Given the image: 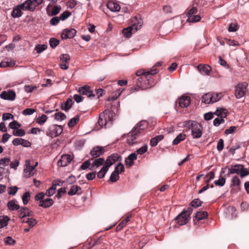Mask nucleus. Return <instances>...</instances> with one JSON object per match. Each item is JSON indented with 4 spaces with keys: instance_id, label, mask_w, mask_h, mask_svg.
Returning <instances> with one entry per match:
<instances>
[{
    "instance_id": "obj_13",
    "label": "nucleus",
    "mask_w": 249,
    "mask_h": 249,
    "mask_svg": "<svg viewBox=\"0 0 249 249\" xmlns=\"http://www.w3.org/2000/svg\"><path fill=\"white\" fill-rule=\"evenodd\" d=\"M121 157L117 154H113L110 156L108 157L105 161V166H107L108 169L109 167L113 165L116 161L121 160Z\"/></svg>"
},
{
    "instance_id": "obj_18",
    "label": "nucleus",
    "mask_w": 249,
    "mask_h": 249,
    "mask_svg": "<svg viewBox=\"0 0 249 249\" xmlns=\"http://www.w3.org/2000/svg\"><path fill=\"white\" fill-rule=\"evenodd\" d=\"M190 218L185 214L184 212H182L176 218L177 222L179 225H184L186 224L190 220Z\"/></svg>"
},
{
    "instance_id": "obj_6",
    "label": "nucleus",
    "mask_w": 249,
    "mask_h": 249,
    "mask_svg": "<svg viewBox=\"0 0 249 249\" xmlns=\"http://www.w3.org/2000/svg\"><path fill=\"white\" fill-rule=\"evenodd\" d=\"M221 93L208 92L202 96L201 101L205 104H210L215 103L222 98Z\"/></svg>"
},
{
    "instance_id": "obj_34",
    "label": "nucleus",
    "mask_w": 249,
    "mask_h": 249,
    "mask_svg": "<svg viewBox=\"0 0 249 249\" xmlns=\"http://www.w3.org/2000/svg\"><path fill=\"white\" fill-rule=\"evenodd\" d=\"M227 113L228 111L227 109L222 108H218L214 112V114L219 116V117L224 119L226 117Z\"/></svg>"
},
{
    "instance_id": "obj_1",
    "label": "nucleus",
    "mask_w": 249,
    "mask_h": 249,
    "mask_svg": "<svg viewBox=\"0 0 249 249\" xmlns=\"http://www.w3.org/2000/svg\"><path fill=\"white\" fill-rule=\"evenodd\" d=\"M157 69L153 68L150 71L140 70L138 71L136 75L139 77L137 80L136 84L142 89L150 88L154 85V79L152 75L158 73Z\"/></svg>"
},
{
    "instance_id": "obj_59",
    "label": "nucleus",
    "mask_w": 249,
    "mask_h": 249,
    "mask_svg": "<svg viewBox=\"0 0 249 249\" xmlns=\"http://www.w3.org/2000/svg\"><path fill=\"white\" fill-rule=\"evenodd\" d=\"M36 111V110L32 108H27L25 109H24L22 112L23 115H30L33 114Z\"/></svg>"
},
{
    "instance_id": "obj_41",
    "label": "nucleus",
    "mask_w": 249,
    "mask_h": 249,
    "mask_svg": "<svg viewBox=\"0 0 249 249\" xmlns=\"http://www.w3.org/2000/svg\"><path fill=\"white\" fill-rule=\"evenodd\" d=\"M108 170V168L107 166H103L101 169L97 173V177L99 178H103Z\"/></svg>"
},
{
    "instance_id": "obj_23",
    "label": "nucleus",
    "mask_w": 249,
    "mask_h": 249,
    "mask_svg": "<svg viewBox=\"0 0 249 249\" xmlns=\"http://www.w3.org/2000/svg\"><path fill=\"white\" fill-rule=\"evenodd\" d=\"M137 159V155L135 153H132L128 155L125 160V163L128 167H131L133 164V161Z\"/></svg>"
},
{
    "instance_id": "obj_37",
    "label": "nucleus",
    "mask_w": 249,
    "mask_h": 249,
    "mask_svg": "<svg viewBox=\"0 0 249 249\" xmlns=\"http://www.w3.org/2000/svg\"><path fill=\"white\" fill-rule=\"evenodd\" d=\"M241 185V181L238 176L233 177L231 180V186L239 188Z\"/></svg>"
},
{
    "instance_id": "obj_3",
    "label": "nucleus",
    "mask_w": 249,
    "mask_h": 249,
    "mask_svg": "<svg viewBox=\"0 0 249 249\" xmlns=\"http://www.w3.org/2000/svg\"><path fill=\"white\" fill-rule=\"evenodd\" d=\"M183 126L191 130V134L194 139H198L202 136L203 127L197 122L193 120L186 121L184 122Z\"/></svg>"
},
{
    "instance_id": "obj_36",
    "label": "nucleus",
    "mask_w": 249,
    "mask_h": 249,
    "mask_svg": "<svg viewBox=\"0 0 249 249\" xmlns=\"http://www.w3.org/2000/svg\"><path fill=\"white\" fill-rule=\"evenodd\" d=\"M186 137V134L184 133H180L177 136L173 142V145H177L181 141L184 140Z\"/></svg>"
},
{
    "instance_id": "obj_45",
    "label": "nucleus",
    "mask_w": 249,
    "mask_h": 249,
    "mask_svg": "<svg viewBox=\"0 0 249 249\" xmlns=\"http://www.w3.org/2000/svg\"><path fill=\"white\" fill-rule=\"evenodd\" d=\"M63 184V181L60 179H56L53 182L52 185L50 187L56 192L57 186H61Z\"/></svg>"
},
{
    "instance_id": "obj_55",
    "label": "nucleus",
    "mask_w": 249,
    "mask_h": 249,
    "mask_svg": "<svg viewBox=\"0 0 249 249\" xmlns=\"http://www.w3.org/2000/svg\"><path fill=\"white\" fill-rule=\"evenodd\" d=\"M47 116L45 114H42L41 116H40L38 118H37L36 122L38 124L41 125V124H43L47 121Z\"/></svg>"
},
{
    "instance_id": "obj_24",
    "label": "nucleus",
    "mask_w": 249,
    "mask_h": 249,
    "mask_svg": "<svg viewBox=\"0 0 249 249\" xmlns=\"http://www.w3.org/2000/svg\"><path fill=\"white\" fill-rule=\"evenodd\" d=\"M105 162V160L102 158H99L94 160L91 164L90 169L93 170L100 166L103 165Z\"/></svg>"
},
{
    "instance_id": "obj_2",
    "label": "nucleus",
    "mask_w": 249,
    "mask_h": 249,
    "mask_svg": "<svg viewBox=\"0 0 249 249\" xmlns=\"http://www.w3.org/2000/svg\"><path fill=\"white\" fill-rule=\"evenodd\" d=\"M148 127V122L142 120L139 122L135 127L129 132L126 141L129 145H133L134 141L140 135L144 134Z\"/></svg>"
},
{
    "instance_id": "obj_47",
    "label": "nucleus",
    "mask_w": 249,
    "mask_h": 249,
    "mask_svg": "<svg viewBox=\"0 0 249 249\" xmlns=\"http://www.w3.org/2000/svg\"><path fill=\"white\" fill-rule=\"evenodd\" d=\"M13 135L15 136L22 137L25 135L24 130L22 129L16 128L13 132Z\"/></svg>"
},
{
    "instance_id": "obj_29",
    "label": "nucleus",
    "mask_w": 249,
    "mask_h": 249,
    "mask_svg": "<svg viewBox=\"0 0 249 249\" xmlns=\"http://www.w3.org/2000/svg\"><path fill=\"white\" fill-rule=\"evenodd\" d=\"M49 6H50V5H49L48 6V7H47L46 10H47V14L50 16H55V15L58 14L61 10L60 6L56 5V6H54L52 8V11H50V10L49 9Z\"/></svg>"
},
{
    "instance_id": "obj_44",
    "label": "nucleus",
    "mask_w": 249,
    "mask_h": 249,
    "mask_svg": "<svg viewBox=\"0 0 249 249\" xmlns=\"http://www.w3.org/2000/svg\"><path fill=\"white\" fill-rule=\"evenodd\" d=\"M79 116H76L74 117L71 118L69 121L68 125L70 127H73L79 122Z\"/></svg>"
},
{
    "instance_id": "obj_40",
    "label": "nucleus",
    "mask_w": 249,
    "mask_h": 249,
    "mask_svg": "<svg viewBox=\"0 0 249 249\" xmlns=\"http://www.w3.org/2000/svg\"><path fill=\"white\" fill-rule=\"evenodd\" d=\"M54 118L55 120L58 121H62L66 119L65 114L61 112L55 113L53 115Z\"/></svg>"
},
{
    "instance_id": "obj_42",
    "label": "nucleus",
    "mask_w": 249,
    "mask_h": 249,
    "mask_svg": "<svg viewBox=\"0 0 249 249\" xmlns=\"http://www.w3.org/2000/svg\"><path fill=\"white\" fill-rule=\"evenodd\" d=\"M15 65V62L14 61H2L0 63V67L1 68H6L7 67H11L14 66Z\"/></svg>"
},
{
    "instance_id": "obj_8",
    "label": "nucleus",
    "mask_w": 249,
    "mask_h": 249,
    "mask_svg": "<svg viewBox=\"0 0 249 249\" xmlns=\"http://www.w3.org/2000/svg\"><path fill=\"white\" fill-rule=\"evenodd\" d=\"M62 131L63 127L61 125L53 124L49 127L46 134L47 136L51 138H54L60 135Z\"/></svg>"
},
{
    "instance_id": "obj_15",
    "label": "nucleus",
    "mask_w": 249,
    "mask_h": 249,
    "mask_svg": "<svg viewBox=\"0 0 249 249\" xmlns=\"http://www.w3.org/2000/svg\"><path fill=\"white\" fill-rule=\"evenodd\" d=\"M71 160V156L68 154L63 155L57 162L58 166L65 167L67 166Z\"/></svg>"
},
{
    "instance_id": "obj_61",
    "label": "nucleus",
    "mask_w": 249,
    "mask_h": 249,
    "mask_svg": "<svg viewBox=\"0 0 249 249\" xmlns=\"http://www.w3.org/2000/svg\"><path fill=\"white\" fill-rule=\"evenodd\" d=\"M202 203V202L199 199H195L191 203L192 207L195 208L200 206Z\"/></svg>"
},
{
    "instance_id": "obj_52",
    "label": "nucleus",
    "mask_w": 249,
    "mask_h": 249,
    "mask_svg": "<svg viewBox=\"0 0 249 249\" xmlns=\"http://www.w3.org/2000/svg\"><path fill=\"white\" fill-rule=\"evenodd\" d=\"M47 48L46 44H39L36 46V50L37 53H40Z\"/></svg>"
},
{
    "instance_id": "obj_43",
    "label": "nucleus",
    "mask_w": 249,
    "mask_h": 249,
    "mask_svg": "<svg viewBox=\"0 0 249 249\" xmlns=\"http://www.w3.org/2000/svg\"><path fill=\"white\" fill-rule=\"evenodd\" d=\"M214 173L213 171L209 172L204 177V181L206 183H209V182L214 178Z\"/></svg>"
},
{
    "instance_id": "obj_22",
    "label": "nucleus",
    "mask_w": 249,
    "mask_h": 249,
    "mask_svg": "<svg viewBox=\"0 0 249 249\" xmlns=\"http://www.w3.org/2000/svg\"><path fill=\"white\" fill-rule=\"evenodd\" d=\"M197 68L199 71L204 75H209L211 71V67L207 64H199Z\"/></svg>"
},
{
    "instance_id": "obj_14",
    "label": "nucleus",
    "mask_w": 249,
    "mask_h": 249,
    "mask_svg": "<svg viewBox=\"0 0 249 249\" xmlns=\"http://www.w3.org/2000/svg\"><path fill=\"white\" fill-rule=\"evenodd\" d=\"M76 31L74 29H65L61 34V38L62 39L68 38H72L76 35Z\"/></svg>"
},
{
    "instance_id": "obj_7",
    "label": "nucleus",
    "mask_w": 249,
    "mask_h": 249,
    "mask_svg": "<svg viewBox=\"0 0 249 249\" xmlns=\"http://www.w3.org/2000/svg\"><path fill=\"white\" fill-rule=\"evenodd\" d=\"M197 12V9L196 7H189L186 12L187 21L189 22L199 21L201 19V17L198 15H196Z\"/></svg>"
},
{
    "instance_id": "obj_11",
    "label": "nucleus",
    "mask_w": 249,
    "mask_h": 249,
    "mask_svg": "<svg viewBox=\"0 0 249 249\" xmlns=\"http://www.w3.org/2000/svg\"><path fill=\"white\" fill-rule=\"evenodd\" d=\"M35 174V169L34 167H32L30 160H26L25 161V167L24 169V176L28 178L33 176Z\"/></svg>"
},
{
    "instance_id": "obj_46",
    "label": "nucleus",
    "mask_w": 249,
    "mask_h": 249,
    "mask_svg": "<svg viewBox=\"0 0 249 249\" xmlns=\"http://www.w3.org/2000/svg\"><path fill=\"white\" fill-rule=\"evenodd\" d=\"M31 194L28 191L24 193L22 196V200L23 201V203L24 205H26L28 204L29 200L30 198Z\"/></svg>"
},
{
    "instance_id": "obj_38",
    "label": "nucleus",
    "mask_w": 249,
    "mask_h": 249,
    "mask_svg": "<svg viewBox=\"0 0 249 249\" xmlns=\"http://www.w3.org/2000/svg\"><path fill=\"white\" fill-rule=\"evenodd\" d=\"M10 162V158L7 157L1 158L0 160V169H4L5 167L9 165Z\"/></svg>"
},
{
    "instance_id": "obj_57",
    "label": "nucleus",
    "mask_w": 249,
    "mask_h": 249,
    "mask_svg": "<svg viewBox=\"0 0 249 249\" xmlns=\"http://www.w3.org/2000/svg\"><path fill=\"white\" fill-rule=\"evenodd\" d=\"M225 120L223 118L218 117L213 120V123L214 126H218L220 124H223Z\"/></svg>"
},
{
    "instance_id": "obj_21",
    "label": "nucleus",
    "mask_w": 249,
    "mask_h": 249,
    "mask_svg": "<svg viewBox=\"0 0 249 249\" xmlns=\"http://www.w3.org/2000/svg\"><path fill=\"white\" fill-rule=\"evenodd\" d=\"M243 165L241 164H236L232 165L231 168H229V172L227 174V176L229 177L230 174H240Z\"/></svg>"
},
{
    "instance_id": "obj_9",
    "label": "nucleus",
    "mask_w": 249,
    "mask_h": 249,
    "mask_svg": "<svg viewBox=\"0 0 249 249\" xmlns=\"http://www.w3.org/2000/svg\"><path fill=\"white\" fill-rule=\"evenodd\" d=\"M248 85L246 83L239 84L235 88V95L238 99L243 97L247 91Z\"/></svg>"
},
{
    "instance_id": "obj_17",
    "label": "nucleus",
    "mask_w": 249,
    "mask_h": 249,
    "mask_svg": "<svg viewBox=\"0 0 249 249\" xmlns=\"http://www.w3.org/2000/svg\"><path fill=\"white\" fill-rule=\"evenodd\" d=\"M105 153L104 147L97 146L94 147L90 151V155L93 158H97L102 155Z\"/></svg>"
},
{
    "instance_id": "obj_54",
    "label": "nucleus",
    "mask_w": 249,
    "mask_h": 249,
    "mask_svg": "<svg viewBox=\"0 0 249 249\" xmlns=\"http://www.w3.org/2000/svg\"><path fill=\"white\" fill-rule=\"evenodd\" d=\"M239 27L236 23H231L230 24L228 31L230 32H235L238 30Z\"/></svg>"
},
{
    "instance_id": "obj_64",
    "label": "nucleus",
    "mask_w": 249,
    "mask_h": 249,
    "mask_svg": "<svg viewBox=\"0 0 249 249\" xmlns=\"http://www.w3.org/2000/svg\"><path fill=\"white\" fill-rule=\"evenodd\" d=\"M9 125L11 129L15 130V129L20 127L21 124L18 123L16 121H13L9 124Z\"/></svg>"
},
{
    "instance_id": "obj_10",
    "label": "nucleus",
    "mask_w": 249,
    "mask_h": 249,
    "mask_svg": "<svg viewBox=\"0 0 249 249\" xmlns=\"http://www.w3.org/2000/svg\"><path fill=\"white\" fill-rule=\"evenodd\" d=\"M18 210V216L20 219L25 218V217H32L33 216V212L27 207H19V209Z\"/></svg>"
},
{
    "instance_id": "obj_31",
    "label": "nucleus",
    "mask_w": 249,
    "mask_h": 249,
    "mask_svg": "<svg viewBox=\"0 0 249 249\" xmlns=\"http://www.w3.org/2000/svg\"><path fill=\"white\" fill-rule=\"evenodd\" d=\"M131 217V214H129L127 215L126 217H125V218L124 220H123L117 227V231H119L122 230L126 226L127 223L130 221Z\"/></svg>"
},
{
    "instance_id": "obj_20",
    "label": "nucleus",
    "mask_w": 249,
    "mask_h": 249,
    "mask_svg": "<svg viewBox=\"0 0 249 249\" xmlns=\"http://www.w3.org/2000/svg\"><path fill=\"white\" fill-rule=\"evenodd\" d=\"M191 103V98L189 96L182 95L178 99L179 106L182 108L187 107Z\"/></svg>"
},
{
    "instance_id": "obj_51",
    "label": "nucleus",
    "mask_w": 249,
    "mask_h": 249,
    "mask_svg": "<svg viewBox=\"0 0 249 249\" xmlns=\"http://www.w3.org/2000/svg\"><path fill=\"white\" fill-rule=\"evenodd\" d=\"M119 179V175L114 171L111 174L109 180L112 182H115Z\"/></svg>"
},
{
    "instance_id": "obj_27",
    "label": "nucleus",
    "mask_w": 249,
    "mask_h": 249,
    "mask_svg": "<svg viewBox=\"0 0 249 249\" xmlns=\"http://www.w3.org/2000/svg\"><path fill=\"white\" fill-rule=\"evenodd\" d=\"M107 7L112 12H118L120 10V5L113 1H109L107 3Z\"/></svg>"
},
{
    "instance_id": "obj_25",
    "label": "nucleus",
    "mask_w": 249,
    "mask_h": 249,
    "mask_svg": "<svg viewBox=\"0 0 249 249\" xmlns=\"http://www.w3.org/2000/svg\"><path fill=\"white\" fill-rule=\"evenodd\" d=\"M22 10L19 4L14 7L11 12V16L14 18L20 17L22 15Z\"/></svg>"
},
{
    "instance_id": "obj_50",
    "label": "nucleus",
    "mask_w": 249,
    "mask_h": 249,
    "mask_svg": "<svg viewBox=\"0 0 249 249\" xmlns=\"http://www.w3.org/2000/svg\"><path fill=\"white\" fill-rule=\"evenodd\" d=\"M226 182V179L223 177H220L218 180L214 181V183L216 186H223Z\"/></svg>"
},
{
    "instance_id": "obj_58",
    "label": "nucleus",
    "mask_w": 249,
    "mask_h": 249,
    "mask_svg": "<svg viewBox=\"0 0 249 249\" xmlns=\"http://www.w3.org/2000/svg\"><path fill=\"white\" fill-rule=\"evenodd\" d=\"M71 15V13L68 11H65L63 13H62L60 17L59 18L60 20H65L68 17H69Z\"/></svg>"
},
{
    "instance_id": "obj_19",
    "label": "nucleus",
    "mask_w": 249,
    "mask_h": 249,
    "mask_svg": "<svg viewBox=\"0 0 249 249\" xmlns=\"http://www.w3.org/2000/svg\"><path fill=\"white\" fill-rule=\"evenodd\" d=\"M21 8L24 11L33 12L35 9V6L33 4L32 0H27L24 2L19 4Z\"/></svg>"
},
{
    "instance_id": "obj_39",
    "label": "nucleus",
    "mask_w": 249,
    "mask_h": 249,
    "mask_svg": "<svg viewBox=\"0 0 249 249\" xmlns=\"http://www.w3.org/2000/svg\"><path fill=\"white\" fill-rule=\"evenodd\" d=\"M208 216V213L205 211L198 212L196 214V218L198 221L204 219Z\"/></svg>"
},
{
    "instance_id": "obj_33",
    "label": "nucleus",
    "mask_w": 249,
    "mask_h": 249,
    "mask_svg": "<svg viewBox=\"0 0 249 249\" xmlns=\"http://www.w3.org/2000/svg\"><path fill=\"white\" fill-rule=\"evenodd\" d=\"M72 104V100L71 98H68L66 102L61 104V108L67 111L71 108Z\"/></svg>"
},
{
    "instance_id": "obj_26",
    "label": "nucleus",
    "mask_w": 249,
    "mask_h": 249,
    "mask_svg": "<svg viewBox=\"0 0 249 249\" xmlns=\"http://www.w3.org/2000/svg\"><path fill=\"white\" fill-rule=\"evenodd\" d=\"M53 203V201L52 198H46L40 201L38 205L40 207L46 208L52 206Z\"/></svg>"
},
{
    "instance_id": "obj_28",
    "label": "nucleus",
    "mask_w": 249,
    "mask_h": 249,
    "mask_svg": "<svg viewBox=\"0 0 249 249\" xmlns=\"http://www.w3.org/2000/svg\"><path fill=\"white\" fill-rule=\"evenodd\" d=\"M81 188L77 185H72L70 191L68 192V194L70 196H74L75 195H79L81 194Z\"/></svg>"
},
{
    "instance_id": "obj_4",
    "label": "nucleus",
    "mask_w": 249,
    "mask_h": 249,
    "mask_svg": "<svg viewBox=\"0 0 249 249\" xmlns=\"http://www.w3.org/2000/svg\"><path fill=\"white\" fill-rule=\"evenodd\" d=\"M115 112L111 110L106 109L99 115L98 123L101 127H109L113 123Z\"/></svg>"
},
{
    "instance_id": "obj_32",
    "label": "nucleus",
    "mask_w": 249,
    "mask_h": 249,
    "mask_svg": "<svg viewBox=\"0 0 249 249\" xmlns=\"http://www.w3.org/2000/svg\"><path fill=\"white\" fill-rule=\"evenodd\" d=\"M163 138L164 137L162 135L157 136L150 140V145L152 147H155L160 141L162 140Z\"/></svg>"
},
{
    "instance_id": "obj_5",
    "label": "nucleus",
    "mask_w": 249,
    "mask_h": 249,
    "mask_svg": "<svg viewBox=\"0 0 249 249\" xmlns=\"http://www.w3.org/2000/svg\"><path fill=\"white\" fill-rule=\"evenodd\" d=\"M135 19L137 20V22H134L132 26H129L123 30V34L125 37L128 38L131 37L133 33L136 32L141 28L143 24L142 20L141 19L138 20L137 17H135Z\"/></svg>"
},
{
    "instance_id": "obj_16",
    "label": "nucleus",
    "mask_w": 249,
    "mask_h": 249,
    "mask_svg": "<svg viewBox=\"0 0 249 249\" xmlns=\"http://www.w3.org/2000/svg\"><path fill=\"white\" fill-rule=\"evenodd\" d=\"M78 92L83 95H86L88 97H94L95 94L93 93L92 90L90 89L89 86L85 85L80 87L78 89Z\"/></svg>"
},
{
    "instance_id": "obj_12",
    "label": "nucleus",
    "mask_w": 249,
    "mask_h": 249,
    "mask_svg": "<svg viewBox=\"0 0 249 249\" xmlns=\"http://www.w3.org/2000/svg\"><path fill=\"white\" fill-rule=\"evenodd\" d=\"M16 93L12 90L3 91L0 94V97L4 100L13 101L16 98Z\"/></svg>"
},
{
    "instance_id": "obj_63",
    "label": "nucleus",
    "mask_w": 249,
    "mask_h": 249,
    "mask_svg": "<svg viewBox=\"0 0 249 249\" xmlns=\"http://www.w3.org/2000/svg\"><path fill=\"white\" fill-rule=\"evenodd\" d=\"M226 43L230 46H239V44L238 41L231 39H225Z\"/></svg>"
},
{
    "instance_id": "obj_35",
    "label": "nucleus",
    "mask_w": 249,
    "mask_h": 249,
    "mask_svg": "<svg viewBox=\"0 0 249 249\" xmlns=\"http://www.w3.org/2000/svg\"><path fill=\"white\" fill-rule=\"evenodd\" d=\"M10 219L7 216H0V229L3 228L8 225Z\"/></svg>"
},
{
    "instance_id": "obj_48",
    "label": "nucleus",
    "mask_w": 249,
    "mask_h": 249,
    "mask_svg": "<svg viewBox=\"0 0 249 249\" xmlns=\"http://www.w3.org/2000/svg\"><path fill=\"white\" fill-rule=\"evenodd\" d=\"M59 40L55 38H51L49 40V44L50 47L54 49L59 44Z\"/></svg>"
},
{
    "instance_id": "obj_53",
    "label": "nucleus",
    "mask_w": 249,
    "mask_h": 249,
    "mask_svg": "<svg viewBox=\"0 0 249 249\" xmlns=\"http://www.w3.org/2000/svg\"><path fill=\"white\" fill-rule=\"evenodd\" d=\"M60 60L62 63H68L70 60V57L68 54H62L60 56Z\"/></svg>"
},
{
    "instance_id": "obj_30",
    "label": "nucleus",
    "mask_w": 249,
    "mask_h": 249,
    "mask_svg": "<svg viewBox=\"0 0 249 249\" xmlns=\"http://www.w3.org/2000/svg\"><path fill=\"white\" fill-rule=\"evenodd\" d=\"M7 207L11 211H17L19 209L20 206L17 204L16 199H13L9 201L7 203Z\"/></svg>"
},
{
    "instance_id": "obj_49",
    "label": "nucleus",
    "mask_w": 249,
    "mask_h": 249,
    "mask_svg": "<svg viewBox=\"0 0 249 249\" xmlns=\"http://www.w3.org/2000/svg\"><path fill=\"white\" fill-rule=\"evenodd\" d=\"M125 170L124 165L121 163H119L115 167L114 171L118 173V175L122 172H124Z\"/></svg>"
},
{
    "instance_id": "obj_60",
    "label": "nucleus",
    "mask_w": 249,
    "mask_h": 249,
    "mask_svg": "<svg viewBox=\"0 0 249 249\" xmlns=\"http://www.w3.org/2000/svg\"><path fill=\"white\" fill-rule=\"evenodd\" d=\"M18 188L17 186H12L8 188V194L10 195H15L17 191Z\"/></svg>"
},
{
    "instance_id": "obj_56",
    "label": "nucleus",
    "mask_w": 249,
    "mask_h": 249,
    "mask_svg": "<svg viewBox=\"0 0 249 249\" xmlns=\"http://www.w3.org/2000/svg\"><path fill=\"white\" fill-rule=\"evenodd\" d=\"M147 151V145L144 144L136 150V153L139 155H142Z\"/></svg>"
},
{
    "instance_id": "obj_62",
    "label": "nucleus",
    "mask_w": 249,
    "mask_h": 249,
    "mask_svg": "<svg viewBox=\"0 0 249 249\" xmlns=\"http://www.w3.org/2000/svg\"><path fill=\"white\" fill-rule=\"evenodd\" d=\"M4 242L5 245H13L15 243L16 241L10 236H7L4 239Z\"/></svg>"
}]
</instances>
